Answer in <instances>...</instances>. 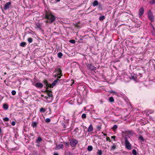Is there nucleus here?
Masks as SVG:
<instances>
[{"label":"nucleus","instance_id":"nucleus-1","mask_svg":"<svg viewBox=\"0 0 155 155\" xmlns=\"http://www.w3.org/2000/svg\"><path fill=\"white\" fill-rule=\"evenodd\" d=\"M45 18L47 19V20L46 21V23H53L56 19L55 16L51 12H46L45 14Z\"/></svg>","mask_w":155,"mask_h":155},{"label":"nucleus","instance_id":"nucleus-2","mask_svg":"<svg viewBox=\"0 0 155 155\" xmlns=\"http://www.w3.org/2000/svg\"><path fill=\"white\" fill-rule=\"evenodd\" d=\"M129 137H125V144L126 148L129 150L131 149V144L130 143L128 140Z\"/></svg>","mask_w":155,"mask_h":155},{"label":"nucleus","instance_id":"nucleus-3","mask_svg":"<svg viewBox=\"0 0 155 155\" xmlns=\"http://www.w3.org/2000/svg\"><path fill=\"white\" fill-rule=\"evenodd\" d=\"M58 80L59 79H57L56 80H54L51 84H48L46 81H45V83L47 88H48L49 87H53L57 83Z\"/></svg>","mask_w":155,"mask_h":155},{"label":"nucleus","instance_id":"nucleus-4","mask_svg":"<svg viewBox=\"0 0 155 155\" xmlns=\"http://www.w3.org/2000/svg\"><path fill=\"white\" fill-rule=\"evenodd\" d=\"M148 18L151 21H154V17L153 14L150 10H149L148 14Z\"/></svg>","mask_w":155,"mask_h":155},{"label":"nucleus","instance_id":"nucleus-5","mask_svg":"<svg viewBox=\"0 0 155 155\" xmlns=\"http://www.w3.org/2000/svg\"><path fill=\"white\" fill-rule=\"evenodd\" d=\"M78 142V141L76 140H71L70 141V144L72 147L75 146Z\"/></svg>","mask_w":155,"mask_h":155},{"label":"nucleus","instance_id":"nucleus-6","mask_svg":"<svg viewBox=\"0 0 155 155\" xmlns=\"http://www.w3.org/2000/svg\"><path fill=\"white\" fill-rule=\"evenodd\" d=\"M47 91V94H48V96H46L45 98L48 99L49 98H52V95L51 94V91H48V90H46Z\"/></svg>","mask_w":155,"mask_h":155},{"label":"nucleus","instance_id":"nucleus-7","mask_svg":"<svg viewBox=\"0 0 155 155\" xmlns=\"http://www.w3.org/2000/svg\"><path fill=\"white\" fill-rule=\"evenodd\" d=\"M11 3L10 2H8L4 6V9L5 10H6L8 9L11 6Z\"/></svg>","mask_w":155,"mask_h":155},{"label":"nucleus","instance_id":"nucleus-8","mask_svg":"<svg viewBox=\"0 0 155 155\" xmlns=\"http://www.w3.org/2000/svg\"><path fill=\"white\" fill-rule=\"evenodd\" d=\"M55 71L58 72V75H60L61 76H62V74H61V72L62 71L61 70L60 68H57L55 69Z\"/></svg>","mask_w":155,"mask_h":155},{"label":"nucleus","instance_id":"nucleus-9","mask_svg":"<svg viewBox=\"0 0 155 155\" xmlns=\"http://www.w3.org/2000/svg\"><path fill=\"white\" fill-rule=\"evenodd\" d=\"M144 11L143 8H141L139 10V15L140 16H141L143 14Z\"/></svg>","mask_w":155,"mask_h":155},{"label":"nucleus","instance_id":"nucleus-10","mask_svg":"<svg viewBox=\"0 0 155 155\" xmlns=\"http://www.w3.org/2000/svg\"><path fill=\"white\" fill-rule=\"evenodd\" d=\"M35 86L38 88H42L43 86V85L41 83H37L35 84Z\"/></svg>","mask_w":155,"mask_h":155},{"label":"nucleus","instance_id":"nucleus-11","mask_svg":"<svg viewBox=\"0 0 155 155\" xmlns=\"http://www.w3.org/2000/svg\"><path fill=\"white\" fill-rule=\"evenodd\" d=\"M63 147V146L62 144H60L57 145L55 148L56 149H62Z\"/></svg>","mask_w":155,"mask_h":155},{"label":"nucleus","instance_id":"nucleus-12","mask_svg":"<svg viewBox=\"0 0 155 155\" xmlns=\"http://www.w3.org/2000/svg\"><path fill=\"white\" fill-rule=\"evenodd\" d=\"M87 68L90 70H92L94 69V66L91 64H88L87 65Z\"/></svg>","mask_w":155,"mask_h":155},{"label":"nucleus","instance_id":"nucleus-13","mask_svg":"<svg viewBox=\"0 0 155 155\" xmlns=\"http://www.w3.org/2000/svg\"><path fill=\"white\" fill-rule=\"evenodd\" d=\"M98 2L97 0H95L92 3V5L94 6H95L98 5Z\"/></svg>","mask_w":155,"mask_h":155},{"label":"nucleus","instance_id":"nucleus-14","mask_svg":"<svg viewBox=\"0 0 155 155\" xmlns=\"http://www.w3.org/2000/svg\"><path fill=\"white\" fill-rule=\"evenodd\" d=\"M93 127L91 125L88 129L87 130L88 132H91L93 130Z\"/></svg>","mask_w":155,"mask_h":155},{"label":"nucleus","instance_id":"nucleus-15","mask_svg":"<svg viewBox=\"0 0 155 155\" xmlns=\"http://www.w3.org/2000/svg\"><path fill=\"white\" fill-rule=\"evenodd\" d=\"M97 153V155H102V151L101 150H98Z\"/></svg>","mask_w":155,"mask_h":155},{"label":"nucleus","instance_id":"nucleus-16","mask_svg":"<svg viewBox=\"0 0 155 155\" xmlns=\"http://www.w3.org/2000/svg\"><path fill=\"white\" fill-rule=\"evenodd\" d=\"M93 147L91 146H89L87 147V150L89 151H91L92 150Z\"/></svg>","mask_w":155,"mask_h":155},{"label":"nucleus","instance_id":"nucleus-17","mask_svg":"<svg viewBox=\"0 0 155 155\" xmlns=\"http://www.w3.org/2000/svg\"><path fill=\"white\" fill-rule=\"evenodd\" d=\"M37 123L35 122H32L31 126L33 127H35L36 126Z\"/></svg>","mask_w":155,"mask_h":155},{"label":"nucleus","instance_id":"nucleus-18","mask_svg":"<svg viewBox=\"0 0 155 155\" xmlns=\"http://www.w3.org/2000/svg\"><path fill=\"white\" fill-rule=\"evenodd\" d=\"M138 140H141L142 141H144V139H143V137L141 136V135H140L138 137Z\"/></svg>","mask_w":155,"mask_h":155},{"label":"nucleus","instance_id":"nucleus-19","mask_svg":"<svg viewBox=\"0 0 155 155\" xmlns=\"http://www.w3.org/2000/svg\"><path fill=\"white\" fill-rule=\"evenodd\" d=\"M26 45V43L25 42H22L21 43L20 45L23 47H25Z\"/></svg>","mask_w":155,"mask_h":155},{"label":"nucleus","instance_id":"nucleus-20","mask_svg":"<svg viewBox=\"0 0 155 155\" xmlns=\"http://www.w3.org/2000/svg\"><path fill=\"white\" fill-rule=\"evenodd\" d=\"M3 107L4 109H7L8 108V105L6 104H4L3 105Z\"/></svg>","mask_w":155,"mask_h":155},{"label":"nucleus","instance_id":"nucleus-21","mask_svg":"<svg viewBox=\"0 0 155 155\" xmlns=\"http://www.w3.org/2000/svg\"><path fill=\"white\" fill-rule=\"evenodd\" d=\"M62 54L61 52H59L58 54V57L60 58H61V57L62 56Z\"/></svg>","mask_w":155,"mask_h":155},{"label":"nucleus","instance_id":"nucleus-22","mask_svg":"<svg viewBox=\"0 0 155 155\" xmlns=\"http://www.w3.org/2000/svg\"><path fill=\"white\" fill-rule=\"evenodd\" d=\"M117 128V126L116 125H114L112 127V129L114 130H115Z\"/></svg>","mask_w":155,"mask_h":155},{"label":"nucleus","instance_id":"nucleus-23","mask_svg":"<svg viewBox=\"0 0 155 155\" xmlns=\"http://www.w3.org/2000/svg\"><path fill=\"white\" fill-rule=\"evenodd\" d=\"M109 101L110 102H113L114 101V98L112 97H111L109 98Z\"/></svg>","mask_w":155,"mask_h":155},{"label":"nucleus","instance_id":"nucleus-24","mask_svg":"<svg viewBox=\"0 0 155 155\" xmlns=\"http://www.w3.org/2000/svg\"><path fill=\"white\" fill-rule=\"evenodd\" d=\"M42 140V139L40 137H39L38 138V139H37L36 141H37V143H38L40 142H41Z\"/></svg>","mask_w":155,"mask_h":155},{"label":"nucleus","instance_id":"nucleus-25","mask_svg":"<svg viewBox=\"0 0 155 155\" xmlns=\"http://www.w3.org/2000/svg\"><path fill=\"white\" fill-rule=\"evenodd\" d=\"M28 41L29 43H31L32 41L33 40L31 38H28Z\"/></svg>","mask_w":155,"mask_h":155},{"label":"nucleus","instance_id":"nucleus-26","mask_svg":"<svg viewBox=\"0 0 155 155\" xmlns=\"http://www.w3.org/2000/svg\"><path fill=\"white\" fill-rule=\"evenodd\" d=\"M40 111L41 112H44L45 111V110L43 108H40Z\"/></svg>","mask_w":155,"mask_h":155},{"label":"nucleus","instance_id":"nucleus-27","mask_svg":"<svg viewBox=\"0 0 155 155\" xmlns=\"http://www.w3.org/2000/svg\"><path fill=\"white\" fill-rule=\"evenodd\" d=\"M150 4H155V0H151L150 2Z\"/></svg>","mask_w":155,"mask_h":155},{"label":"nucleus","instance_id":"nucleus-28","mask_svg":"<svg viewBox=\"0 0 155 155\" xmlns=\"http://www.w3.org/2000/svg\"><path fill=\"white\" fill-rule=\"evenodd\" d=\"M132 153L134 155H137V152L134 149L132 150Z\"/></svg>","mask_w":155,"mask_h":155},{"label":"nucleus","instance_id":"nucleus-29","mask_svg":"<svg viewBox=\"0 0 155 155\" xmlns=\"http://www.w3.org/2000/svg\"><path fill=\"white\" fill-rule=\"evenodd\" d=\"M86 117V115L85 114H82L81 116V117L82 118L84 119Z\"/></svg>","mask_w":155,"mask_h":155},{"label":"nucleus","instance_id":"nucleus-30","mask_svg":"<svg viewBox=\"0 0 155 155\" xmlns=\"http://www.w3.org/2000/svg\"><path fill=\"white\" fill-rule=\"evenodd\" d=\"M4 121H8L9 119L8 118L5 117L3 119Z\"/></svg>","mask_w":155,"mask_h":155},{"label":"nucleus","instance_id":"nucleus-31","mask_svg":"<svg viewBox=\"0 0 155 155\" xmlns=\"http://www.w3.org/2000/svg\"><path fill=\"white\" fill-rule=\"evenodd\" d=\"M16 92L14 90H13L12 91V94L13 95H15Z\"/></svg>","mask_w":155,"mask_h":155},{"label":"nucleus","instance_id":"nucleus-32","mask_svg":"<svg viewBox=\"0 0 155 155\" xmlns=\"http://www.w3.org/2000/svg\"><path fill=\"white\" fill-rule=\"evenodd\" d=\"M69 42L72 44H74L75 43V41L74 40H70Z\"/></svg>","mask_w":155,"mask_h":155},{"label":"nucleus","instance_id":"nucleus-33","mask_svg":"<svg viewBox=\"0 0 155 155\" xmlns=\"http://www.w3.org/2000/svg\"><path fill=\"white\" fill-rule=\"evenodd\" d=\"M51 121V120L49 118H48L46 119L45 120L46 122L47 123H48L50 122Z\"/></svg>","mask_w":155,"mask_h":155},{"label":"nucleus","instance_id":"nucleus-34","mask_svg":"<svg viewBox=\"0 0 155 155\" xmlns=\"http://www.w3.org/2000/svg\"><path fill=\"white\" fill-rule=\"evenodd\" d=\"M104 18V16H102L100 17L99 19L100 20H103Z\"/></svg>","mask_w":155,"mask_h":155},{"label":"nucleus","instance_id":"nucleus-35","mask_svg":"<svg viewBox=\"0 0 155 155\" xmlns=\"http://www.w3.org/2000/svg\"><path fill=\"white\" fill-rule=\"evenodd\" d=\"M98 8L100 10H102V6L100 4L99 5Z\"/></svg>","mask_w":155,"mask_h":155},{"label":"nucleus","instance_id":"nucleus-36","mask_svg":"<svg viewBox=\"0 0 155 155\" xmlns=\"http://www.w3.org/2000/svg\"><path fill=\"white\" fill-rule=\"evenodd\" d=\"M15 124V121H12V125L14 126Z\"/></svg>","mask_w":155,"mask_h":155},{"label":"nucleus","instance_id":"nucleus-37","mask_svg":"<svg viewBox=\"0 0 155 155\" xmlns=\"http://www.w3.org/2000/svg\"><path fill=\"white\" fill-rule=\"evenodd\" d=\"M37 27L38 28H41L40 26L39 25H37Z\"/></svg>","mask_w":155,"mask_h":155},{"label":"nucleus","instance_id":"nucleus-38","mask_svg":"<svg viewBox=\"0 0 155 155\" xmlns=\"http://www.w3.org/2000/svg\"><path fill=\"white\" fill-rule=\"evenodd\" d=\"M115 138V136H112L111 137V138H112V139L113 138V139H114Z\"/></svg>","mask_w":155,"mask_h":155},{"label":"nucleus","instance_id":"nucleus-39","mask_svg":"<svg viewBox=\"0 0 155 155\" xmlns=\"http://www.w3.org/2000/svg\"><path fill=\"white\" fill-rule=\"evenodd\" d=\"M97 128L99 130L101 128V127L100 126H98Z\"/></svg>","mask_w":155,"mask_h":155},{"label":"nucleus","instance_id":"nucleus-40","mask_svg":"<svg viewBox=\"0 0 155 155\" xmlns=\"http://www.w3.org/2000/svg\"><path fill=\"white\" fill-rule=\"evenodd\" d=\"M54 155H58V153H54Z\"/></svg>","mask_w":155,"mask_h":155},{"label":"nucleus","instance_id":"nucleus-41","mask_svg":"<svg viewBox=\"0 0 155 155\" xmlns=\"http://www.w3.org/2000/svg\"><path fill=\"white\" fill-rule=\"evenodd\" d=\"M2 132V130L0 128V134Z\"/></svg>","mask_w":155,"mask_h":155},{"label":"nucleus","instance_id":"nucleus-42","mask_svg":"<svg viewBox=\"0 0 155 155\" xmlns=\"http://www.w3.org/2000/svg\"><path fill=\"white\" fill-rule=\"evenodd\" d=\"M111 92L112 93H115V92H114V91H111Z\"/></svg>","mask_w":155,"mask_h":155},{"label":"nucleus","instance_id":"nucleus-43","mask_svg":"<svg viewBox=\"0 0 155 155\" xmlns=\"http://www.w3.org/2000/svg\"><path fill=\"white\" fill-rule=\"evenodd\" d=\"M61 76H58V78L59 79L61 78Z\"/></svg>","mask_w":155,"mask_h":155},{"label":"nucleus","instance_id":"nucleus-44","mask_svg":"<svg viewBox=\"0 0 155 155\" xmlns=\"http://www.w3.org/2000/svg\"><path fill=\"white\" fill-rule=\"evenodd\" d=\"M104 135L106 136H107V134H104Z\"/></svg>","mask_w":155,"mask_h":155},{"label":"nucleus","instance_id":"nucleus-45","mask_svg":"<svg viewBox=\"0 0 155 155\" xmlns=\"http://www.w3.org/2000/svg\"><path fill=\"white\" fill-rule=\"evenodd\" d=\"M56 0L57 1V2H59L60 0Z\"/></svg>","mask_w":155,"mask_h":155},{"label":"nucleus","instance_id":"nucleus-46","mask_svg":"<svg viewBox=\"0 0 155 155\" xmlns=\"http://www.w3.org/2000/svg\"><path fill=\"white\" fill-rule=\"evenodd\" d=\"M114 147L113 146L112 147V149H114Z\"/></svg>","mask_w":155,"mask_h":155},{"label":"nucleus","instance_id":"nucleus-47","mask_svg":"<svg viewBox=\"0 0 155 155\" xmlns=\"http://www.w3.org/2000/svg\"><path fill=\"white\" fill-rule=\"evenodd\" d=\"M108 139H109V137H108V138H107V140H108Z\"/></svg>","mask_w":155,"mask_h":155},{"label":"nucleus","instance_id":"nucleus-48","mask_svg":"<svg viewBox=\"0 0 155 155\" xmlns=\"http://www.w3.org/2000/svg\"><path fill=\"white\" fill-rule=\"evenodd\" d=\"M4 74H6V73H5H5Z\"/></svg>","mask_w":155,"mask_h":155}]
</instances>
